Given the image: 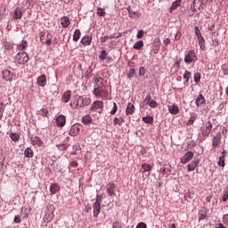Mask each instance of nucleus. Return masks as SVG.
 I'll return each mask as SVG.
<instances>
[{
  "label": "nucleus",
  "mask_w": 228,
  "mask_h": 228,
  "mask_svg": "<svg viewBox=\"0 0 228 228\" xmlns=\"http://www.w3.org/2000/svg\"><path fill=\"white\" fill-rule=\"evenodd\" d=\"M93 94L94 95H95V97H98L102 101H107V99H110V92L108 91V86H103L102 87H94Z\"/></svg>",
  "instance_id": "1"
},
{
  "label": "nucleus",
  "mask_w": 228,
  "mask_h": 228,
  "mask_svg": "<svg viewBox=\"0 0 228 228\" xmlns=\"http://www.w3.org/2000/svg\"><path fill=\"white\" fill-rule=\"evenodd\" d=\"M54 207L53 205H48L46 207L45 215L44 216V222H45L46 224H49V222H53V220L54 219Z\"/></svg>",
  "instance_id": "2"
},
{
  "label": "nucleus",
  "mask_w": 228,
  "mask_h": 228,
  "mask_svg": "<svg viewBox=\"0 0 228 228\" xmlns=\"http://www.w3.org/2000/svg\"><path fill=\"white\" fill-rule=\"evenodd\" d=\"M15 61L19 65H24L29 61V56L26 52H20L16 54Z\"/></svg>",
  "instance_id": "3"
},
{
  "label": "nucleus",
  "mask_w": 228,
  "mask_h": 228,
  "mask_svg": "<svg viewBox=\"0 0 228 228\" xmlns=\"http://www.w3.org/2000/svg\"><path fill=\"white\" fill-rule=\"evenodd\" d=\"M197 60V54L195 53L194 50H190L184 57V61L187 63V65H190V63H193Z\"/></svg>",
  "instance_id": "4"
},
{
  "label": "nucleus",
  "mask_w": 228,
  "mask_h": 228,
  "mask_svg": "<svg viewBox=\"0 0 228 228\" xmlns=\"http://www.w3.org/2000/svg\"><path fill=\"white\" fill-rule=\"evenodd\" d=\"M94 82L95 88H101L102 86H106L107 80H104L100 75H96L94 77Z\"/></svg>",
  "instance_id": "5"
},
{
  "label": "nucleus",
  "mask_w": 228,
  "mask_h": 228,
  "mask_svg": "<svg viewBox=\"0 0 228 228\" xmlns=\"http://www.w3.org/2000/svg\"><path fill=\"white\" fill-rule=\"evenodd\" d=\"M211 129H213V124L211 121H208L204 124V126L201 127V134L202 136H209V133H211Z\"/></svg>",
  "instance_id": "6"
},
{
  "label": "nucleus",
  "mask_w": 228,
  "mask_h": 228,
  "mask_svg": "<svg viewBox=\"0 0 228 228\" xmlns=\"http://www.w3.org/2000/svg\"><path fill=\"white\" fill-rule=\"evenodd\" d=\"M81 129H83V126L81 124H74L69 130L70 136H77L79 133H81Z\"/></svg>",
  "instance_id": "7"
},
{
  "label": "nucleus",
  "mask_w": 228,
  "mask_h": 228,
  "mask_svg": "<svg viewBox=\"0 0 228 228\" xmlns=\"http://www.w3.org/2000/svg\"><path fill=\"white\" fill-rule=\"evenodd\" d=\"M39 37H40V42H42V44H46V45H51V44H53V42L51 41V38H53V36H51V34H47L46 39H45V33L44 32H40Z\"/></svg>",
  "instance_id": "8"
},
{
  "label": "nucleus",
  "mask_w": 228,
  "mask_h": 228,
  "mask_svg": "<svg viewBox=\"0 0 228 228\" xmlns=\"http://www.w3.org/2000/svg\"><path fill=\"white\" fill-rule=\"evenodd\" d=\"M194 32L198 38L199 45H200V48H202V46L204 45V42H206V40H204V37H202V33L200 32L199 27H194Z\"/></svg>",
  "instance_id": "9"
},
{
  "label": "nucleus",
  "mask_w": 228,
  "mask_h": 228,
  "mask_svg": "<svg viewBox=\"0 0 228 228\" xmlns=\"http://www.w3.org/2000/svg\"><path fill=\"white\" fill-rule=\"evenodd\" d=\"M193 156H195V154L193 153V151H188L184 154V156L181 159V163L183 165H186V163L191 161V159H193Z\"/></svg>",
  "instance_id": "10"
},
{
  "label": "nucleus",
  "mask_w": 228,
  "mask_h": 228,
  "mask_svg": "<svg viewBox=\"0 0 228 228\" xmlns=\"http://www.w3.org/2000/svg\"><path fill=\"white\" fill-rule=\"evenodd\" d=\"M55 124L57 127H64L65 124H67V118L63 115H59L55 118Z\"/></svg>",
  "instance_id": "11"
},
{
  "label": "nucleus",
  "mask_w": 228,
  "mask_h": 228,
  "mask_svg": "<svg viewBox=\"0 0 228 228\" xmlns=\"http://www.w3.org/2000/svg\"><path fill=\"white\" fill-rule=\"evenodd\" d=\"M104 102L102 101H95L91 105L92 111H97V110H103Z\"/></svg>",
  "instance_id": "12"
},
{
  "label": "nucleus",
  "mask_w": 228,
  "mask_h": 228,
  "mask_svg": "<svg viewBox=\"0 0 228 228\" xmlns=\"http://www.w3.org/2000/svg\"><path fill=\"white\" fill-rule=\"evenodd\" d=\"M2 77L4 81H13V74H12V71L5 69L2 72Z\"/></svg>",
  "instance_id": "13"
},
{
  "label": "nucleus",
  "mask_w": 228,
  "mask_h": 228,
  "mask_svg": "<svg viewBox=\"0 0 228 228\" xmlns=\"http://www.w3.org/2000/svg\"><path fill=\"white\" fill-rule=\"evenodd\" d=\"M30 142L32 145H37V147H42L44 145V141L40 139L38 136H34L30 138Z\"/></svg>",
  "instance_id": "14"
},
{
  "label": "nucleus",
  "mask_w": 228,
  "mask_h": 228,
  "mask_svg": "<svg viewBox=\"0 0 228 228\" xmlns=\"http://www.w3.org/2000/svg\"><path fill=\"white\" fill-rule=\"evenodd\" d=\"M106 191L110 196L113 197L115 195V183H110L106 185Z\"/></svg>",
  "instance_id": "15"
},
{
  "label": "nucleus",
  "mask_w": 228,
  "mask_h": 228,
  "mask_svg": "<svg viewBox=\"0 0 228 228\" xmlns=\"http://www.w3.org/2000/svg\"><path fill=\"white\" fill-rule=\"evenodd\" d=\"M200 163V160L199 159H195L193 162L190 163L187 166L188 172H193L197 167H199V164Z\"/></svg>",
  "instance_id": "16"
},
{
  "label": "nucleus",
  "mask_w": 228,
  "mask_h": 228,
  "mask_svg": "<svg viewBox=\"0 0 228 228\" xmlns=\"http://www.w3.org/2000/svg\"><path fill=\"white\" fill-rule=\"evenodd\" d=\"M38 86H45V85H47V77H45V75H41L40 77H37V81Z\"/></svg>",
  "instance_id": "17"
},
{
  "label": "nucleus",
  "mask_w": 228,
  "mask_h": 228,
  "mask_svg": "<svg viewBox=\"0 0 228 228\" xmlns=\"http://www.w3.org/2000/svg\"><path fill=\"white\" fill-rule=\"evenodd\" d=\"M222 142V134H217L213 139H212V146L213 147H218Z\"/></svg>",
  "instance_id": "18"
},
{
  "label": "nucleus",
  "mask_w": 228,
  "mask_h": 228,
  "mask_svg": "<svg viewBox=\"0 0 228 228\" xmlns=\"http://www.w3.org/2000/svg\"><path fill=\"white\" fill-rule=\"evenodd\" d=\"M134 105L131 102H129L126 109V115L129 117V115H134Z\"/></svg>",
  "instance_id": "19"
},
{
  "label": "nucleus",
  "mask_w": 228,
  "mask_h": 228,
  "mask_svg": "<svg viewBox=\"0 0 228 228\" xmlns=\"http://www.w3.org/2000/svg\"><path fill=\"white\" fill-rule=\"evenodd\" d=\"M93 209H94V216L97 218L99 216V214L101 213V204L94 203Z\"/></svg>",
  "instance_id": "20"
},
{
  "label": "nucleus",
  "mask_w": 228,
  "mask_h": 228,
  "mask_svg": "<svg viewBox=\"0 0 228 228\" xmlns=\"http://www.w3.org/2000/svg\"><path fill=\"white\" fill-rule=\"evenodd\" d=\"M92 122V116H90V114H86L82 118V124H84V126H90Z\"/></svg>",
  "instance_id": "21"
},
{
  "label": "nucleus",
  "mask_w": 228,
  "mask_h": 228,
  "mask_svg": "<svg viewBox=\"0 0 228 228\" xmlns=\"http://www.w3.org/2000/svg\"><path fill=\"white\" fill-rule=\"evenodd\" d=\"M151 101H152V96L151 94H147L145 99L140 104L141 108H147V104H150Z\"/></svg>",
  "instance_id": "22"
},
{
  "label": "nucleus",
  "mask_w": 228,
  "mask_h": 228,
  "mask_svg": "<svg viewBox=\"0 0 228 228\" xmlns=\"http://www.w3.org/2000/svg\"><path fill=\"white\" fill-rule=\"evenodd\" d=\"M70 97H72V92L66 91L61 98L62 102L67 103L70 101Z\"/></svg>",
  "instance_id": "23"
},
{
  "label": "nucleus",
  "mask_w": 228,
  "mask_h": 228,
  "mask_svg": "<svg viewBox=\"0 0 228 228\" xmlns=\"http://www.w3.org/2000/svg\"><path fill=\"white\" fill-rule=\"evenodd\" d=\"M60 190L61 188L60 185H58V183H52L50 186V192L52 193V195H56V193H58Z\"/></svg>",
  "instance_id": "24"
},
{
  "label": "nucleus",
  "mask_w": 228,
  "mask_h": 228,
  "mask_svg": "<svg viewBox=\"0 0 228 228\" xmlns=\"http://www.w3.org/2000/svg\"><path fill=\"white\" fill-rule=\"evenodd\" d=\"M12 18L14 19V20H18V19H22V11L20 10V8H16L14 10Z\"/></svg>",
  "instance_id": "25"
},
{
  "label": "nucleus",
  "mask_w": 228,
  "mask_h": 228,
  "mask_svg": "<svg viewBox=\"0 0 228 228\" xmlns=\"http://www.w3.org/2000/svg\"><path fill=\"white\" fill-rule=\"evenodd\" d=\"M202 104H206V98L202 94H200L196 99V106L200 108Z\"/></svg>",
  "instance_id": "26"
},
{
  "label": "nucleus",
  "mask_w": 228,
  "mask_h": 228,
  "mask_svg": "<svg viewBox=\"0 0 228 228\" xmlns=\"http://www.w3.org/2000/svg\"><path fill=\"white\" fill-rule=\"evenodd\" d=\"M168 111L171 113V115H177V113H179V107H177L175 104L169 105Z\"/></svg>",
  "instance_id": "27"
},
{
  "label": "nucleus",
  "mask_w": 228,
  "mask_h": 228,
  "mask_svg": "<svg viewBox=\"0 0 228 228\" xmlns=\"http://www.w3.org/2000/svg\"><path fill=\"white\" fill-rule=\"evenodd\" d=\"M61 24L64 28H69L70 26V19L67 16H64L61 19Z\"/></svg>",
  "instance_id": "28"
},
{
  "label": "nucleus",
  "mask_w": 228,
  "mask_h": 228,
  "mask_svg": "<svg viewBox=\"0 0 228 228\" xmlns=\"http://www.w3.org/2000/svg\"><path fill=\"white\" fill-rule=\"evenodd\" d=\"M81 44L83 45H90V44H92V36H85L82 37Z\"/></svg>",
  "instance_id": "29"
},
{
  "label": "nucleus",
  "mask_w": 228,
  "mask_h": 228,
  "mask_svg": "<svg viewBox=\"0 0 228 228\" xmlns=\"http://www.w3.org/2000/svg\"><path fill=\"white\" fill-rule=\"evenodd\" d=\"M181 3H182L181 0L175 1L170 7L169 12L172 13L174 10H177L179 6H181Z\"/></svg>",
  "instance_id": "30"
},
{
  "label": "nucleus",
  "mask_w": 228,
  "mask_h": 228,
  "mask_svg": "<svg viewBox=\"0 0 228 228\" xmlns=\"http://www.w3.org/2000/svg\"><path fill=\"white\" fill-rule=\"evenodd\" d=\"M190 77H191V72L185 70L183 74V79H185L183 85H188V83H190Z\"/></svg>",
  "instance_id": "31"
},
{
  "label": "nucleus",
  "mask_w": 228,
  "mask_h": 228,
  "mask_svg": "<svg viewBox=\"0 0 228 228\" xmlns=\"http://www.w3.org/2000/svg\"><path fill=\"white\" fill-rule=\"evenodd\" d=\"M24 156L25 158H33V156H35V152H33V150H31V148H27L24 151Z\"/></svg>",
  "instance_id": "32"
},
{
  "label": "nucleus",
  "mask_w": 228,
  "mask_h": 228,
  "mask_svg": "<svg viewBox=\"0 0 228 228\" xmlns=\"http://www.w3.org/2000/svg\"><path fill=\"white\" fill-rule=\"evenodd\" d=\"M120 36H102L100 37L101 42L104 43L107 40H111L113 38H118Z\"/></svg>",
  "instance_id": "33"
},
{
  "label": "nucleus",
  "mask_w": 228,
  "mask_h": 228,
  "mask_svg": "<svg viewBox=\"0 0 228 228\" xmlns=\"http://www.w3.org/2000/svg\"><path fill=\"white\" fill-rule=\"evenodd\" d=\"M28 48V41H22L21 44L17 45L18 51H25Z\"/></svg>",
  "instance_id": "34"
},
{
  "label": "nucleus",
  "mask_w": 228,
  "mask_h": 228,
  "mask_svg": "<svg viewBox=\"0 0 228 228\" xmlns=\"http://www.w3.org/2000/svg\"><path fill=\"white\" fill-rule=\"evenodd\" d=\"M142 173L145 174V172H151L152 170V166L147 163L142 164Z\"/></svg>",
  "instance_id": "35"
},
{
  "label": "nucleus",
  "mask_w": 228,
  "mask_h": 228,
  "mask_svg": "<svg viewBox=\"0 0 228 228\" xmlns=\"http://www.w3.org/2000/svg\"><path fill=\"white\" fill-rule=\"evenodd\" d=\"M81 38V30L75 29L74 35H73V41L77 42Z\"/></svg>",
  "instance_id": "36"
},
{
  "label": "nucleus",
  "mask_w": 228,
  "mask_h": 228,
  "mask_svg": "<svg viewBox=\"0 0 228 228\" xmlns=\"http://www.w3.org/2000/svg\"><path fill=\"white\" fill-rule=\"evenodd\" d=\"M197 120V114H191V118L186 123V126H193V123Z\"/></svg>",
  "instance_id": "37"
},
{
  "label": "nucleus",
  "mask_w": 228,
  "mask_h": 228,
  "mask_svg": "<svg viewBox=\"0 0 228 228\" xmlns=\"http://www.w3.org/2000/svg\"><path fill=\"white\" fill-rule=\"evenodd\" d=\"M10 138L11 140H12V142H19L20 140V134H17V133H12L10 134Z\"/></svg>",
  "instance_id": "38"
},
{
  "label": "nucleus",
  "mask_w": 228,
  "mask_h": 228,
  "mask_svg": "<svg viewBox=\"0 0 228 228\" xmlns=\"http://www.w3.org/2000/svg\"><path fill=\"white\" fill-rule=\"evenodd\" d=\"M208 216L206 209H200L199 212V220H204Z\"/></svg>",
  "instance_id": "39"
},
{
  "label": "nucleus",
  "mask_w": 228,
  "mask_h": 228,
  "mask_svg": "<svg viewBox=\"0 0 228 228\" xmlns=\"http://www.w3.org/2000/svg\"><path fill=\"white\" fill-rule=\"evenodd\" d=\"M142 122H144L145 124H152V122H154V118H152L151 116L143 117Z\"/></svg>",
  "instance_id": "40"
},
{
  "label": "nucleus",
  "mask_w": 228,
  "mask_h": 228,
  "mask_svg": "<svg viewBox=\"0 0 228 228\" xmlns=\"http://www.w3.org/2000/svg\"><path fill=\"white\" fill-rule=\"evenodd\" d=\"M6 158L4 157V151L3 149L0 148V167H3L4 165V159Z\"/></svg>",
  "instance_id": "41"
},
{
  "label": "nucleus",
  "mask_w": 228,
  "mask_h": 228,
  "mask_svg": "<svg viewBox=\"0 0 228 228\" xmlns=\"http://www.w3.org/2000/svg\"><path fill=\"white\" fill-rule=\"evenodd\" d=\"M74 108H83V97L79 96L77 99Z\"/></svg>",
  "instance_id": "42"
},
{
  "label": "nucleus",
  "mask_w": 228,
  "mask_h": 228,
  "mask_svg": "<svg viewBox=\"0 0 228 228\" xmlns=\"http://www.w3.org/2000/svg\"><path fill=\"white\" fill-rule=\"evenodd\" d=\"M96 14L98 15V17H106V12L101 7L97 8Z\"/></svg>",
  "instance_id": "43"
},
{
  "label": "nucleus",
  "mask_w": 228,
  "mask_h": 228,
  "mask_svg": "<svg viewBox=\"0 0 228 228\" xmlns=\"http://www.w3.org/2000/svg\"><path fill=\"white\" fill-rule=\"evenodd\" d=\"M142 47H143V41H137L134 45V49H135L136 51H140V49H142Z\"/></svg>",
  "instance_id": "44"
},
{
  "label": "nucleus",
  "mask_w": 228,
  "mask_h": 228,
  "mask_svg": "<svg viewBox=\"0 0 228 228\" xmlns=\"http://www.w3.org/2000/svg\"><path fill=\"white\" fill-rule=\"evenodd\" d=\"M106 58H108V53L106 52V50H102L99 56V59L102 60V61H104Z\"/></svg>",
  "instance_id": "45"
},
{
  "label": "nucleus",
  "mask_w": 228,
  "mask_h": 228,
  "mask_svg": "<svg viewBox=\"0 0 228 228\" xmlns=\"http://www.w3.org/2000/svg\"><path fill=\"white\" fill-rule=\"evenodd\" d=\"M127 12H128V15L129 17H131V19H134L136 17V12L133 11V9H131V7H127Z\"/></svg>",
  "instance_id": "46"
},
{
  "label": "nucleus",
  "mask_w": 228,
  "mask_h": 228,
  "mask_svg": "<svg viewBox=\"0 0 228 228\" xmlns=\"http://www.w3.org/2000/svg\"><path fill=\"white\" fill-rule=\"evenodd\" d=\"M49 115V110L47 108H42L40 110V116L41 117H47Z\"/></svg>",
  "instance_id": "47"
},
{
  "label": "nucleus",
  "mask_w": 228,
  "mask_h": 228,
  "mask_svg": "<svg viewBox=\"0 0 228 228\" xmlns=\"http://www.w3.org/2000/svg\"><path fill=\"white\" fill-rule=\"evenodd\" d=\"M135 74H136V69H131L128 71V74H127L128 79H131V77H134V75H135Z\"/></svg>",
  "instance_id": "48"
},
{
  "label": "nucleus",
  "mask_w": 228,
  "mask_h": 228,
  "mask_svg": "<svg viewBox=\"0 0 228 228\" xmlns=\"http://www.w3.org/2000/svg\"><path fill=\"white\" fill-rule=\"evenodd\" d=\"M194 82L196 83V85H199V83H200V73H195L194 74Z\"/></svg>",
  "instance_id": "49"
},
{
  "label": "nucleus",
  "mask_w": 228,
  "mask_h": 228,
  "mask_svg": "<svg viewBox=\"0 0 228 228\" xmlns=\"http://www.w3.org/2000/svg\"><path fill=\"white\" fill-rule=\"evenodd\" d=\"M218 165H219V167H222L224 168V167H225V158L220 157Z\"/></svg>",
  "instance_id": "50"
},
{
  "label": "nucleus",
  "mask_w": 228,
  "mask_h": 228,
  "mask_svg": "<svg viewBox=\"0 0 228 228\" xmlns=\"http://www.w3.org/2000/svg\"><path fill=\"white\" fill-rule=\"evenodd\" d=\"M118 110V107L117 106V102H113V108L110 111V115H115Z\"/></svg>",
  "instance_id": "51"
},
{
  "label": "nucleus",
  "mask_w": 228,
  "mask_h": 228,
  "mask_svg": "<svg viewBox=\"0 0 228 228\" xmlns=\"http://www.w3.org/2000/svg\"><path fill=\"white\" fill-rule=\"evenodd\" d=\"M114 126H122L123 121L120 120L118 118H115L113 119Z\"/></svg>",
  "instance_id": "52"
},
{
  "label": "nucleus",
  "mask_w": 228,
  "mask_h": 228,
  "mask_svg": "<svg viewBox=\"0 0 228 228\" xmlns=\"http://www.w3.org/2000/svg\"><path fill=\"white\" fill-rule=\"evenodd\" d=\"M149 106L150 108H158V102L155 100H151Z\"/></svg>",
  "instance_id": "53"
},
{
  "label": "nucleus",
  "mask_w": 228,
  "mask_h": 228,
  "mask_svg": "<svg viewBox=\"0 0 228 228\" xmlns=\"http://www.w3.org/2000/svg\"><path fill=\"white\" fill-rule=\"evenodd\" d=\"M83 106H88L90 105V98H82Z\"/></svg>",
  "instance_id": "54"
},
{
  "label": "nucleus",
  "mask_w": 228,
  "mask_h": 228,
  "mask_svg": "<svg viewBox=\"0 0 228 228\" xmlns=\"http://www.w3.org/2000/svg\"><path fill=\"white\" fill-rule=\"evenodd\" d=\"M3 113H4V103H0V120L3 118Z\"/></svg>",
  "instance_id": "55"
},
{
  "label": "nucleus",
  "mask_w": 228,
  "mask_h": 228,
  "mask_svg": "<svg viewBox=\"0 0 228 228\" xmlns=\"http://www.w3.org/2000/svg\"><path fill=\"white\" fill-rule=\"evenodd\" d=\"M144 33H145V31H143V30H139V31L137 32L136 38H138V39L143 38Z\"/></svg>",
  "instance_id": "56"
},
{
  "label": "nucleus",
  "mask_w": 228,
  "mask_h": 228,
  "mask_svg": "<svg viewBox=\"0 0 228 228\" xmlns=\"http://www.w3.org/2000/svg\"><path fill=\"white\" fill-rule=\"evenodd\" d=\"M102 202V196L98 194L96 196V200H95L94 204H101Z\"/></svg>",
  "instance_id": "57"
},
{
  "label": "nucleus",
  "mask_w": 228,
  "mask_h": 228,
  "mask_svg": "<svg viewBox=\"0 0 228 228\" xmlns=\"http://www.w3.org/2000/svg\"><path fill=\"white\" fill-rule=\"evenodd\" d=\"M112 228H122V225L118 221H115L112 224Z\"/></svg>",
  "instance_id": "58"
},
{
  "label": "nucleus",
  "mask_w": 228,
  "mask_h": 228,
  "mask_svg": "<svg viewBox=\"0 0 228 228\" xmlns=\"http://www.w3.org/2000/svg\"><path fill=\"white\" fill-rule=\"evenodd\" d=\"M181 30H177L175 36V40L177 41V40H181Z\"/></svg>",
  "instance_id": "59"
},
{
  "label": "nucleus",
  "mask_w": 228,
  "mask_h": 228,
  "mask_svg": "<svg viewBox=\"0 0 228 228\" xmlns=\"http://www.w3.org/2000/svg\"><path fill=\"white\" fill-rule=\"evenodd\" d=\"M136 228H147V224L141 222L136 225Z\"/></svg>",
  "instance_id": "60"
},
{
  "label": "nucleus",
  "mask_w": 228,
  "mask_h": 228,
  "mask_svg": "<svg viewBox=\"0 0 228 228\" xmlns=\"http://www.w3.org/2000/svg\"><path fill=\"white\" fill-rule=\"evenodd\" d=\"M223 222L225 225H228V214L223 216Z\"/></svg>",
  "instance_id": "61"
},
{
  "label": "nucleus",
  "mask_w": 228,
  "mask_h": 228,
  "mask_svg": "<svg viewBox=\"0 0 228 228\" xmlns=\"http://www.w3.org/2000/svg\"><path fill=\"white\" fill-rule=\"evenodd\" d=\"M223 71L225 76H228V65L227 64L223 65Z\"/></svg>",
  "instance_id": "62"
},
{
  "label": "nucleus",
  "mask_w": 228,
  "mask_h": 228,
  "mask_svg": "<svg viewBox=\"0 0 228 228\" xmlns=\"http://www.w3.org/2000/svg\"><path fill=\"white\" fill-rule=\"evenodd\" d=\"M139 74H140L141 76H145V68H144V67H141V68L139 69Z\"/></svg>",
  "instance_id": "63"
},
{
  "label": "nucleus",
  "mask_w": 228,
  "mask_h": 228,
  "mask_svg": "<svg viewBox=\"0 0 228 228\" xmlns=\"http://www.w3.org/2000/svg\"><path fill=\"white\" fill-rule=\"evenodd\" d=\"M227 199H228V190L224 192L223 196V202H227Z\"/></svg>",
  "instance_id": "64"
}]
</instances>
